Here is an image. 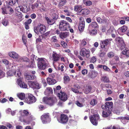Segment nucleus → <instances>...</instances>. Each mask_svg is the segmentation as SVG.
<instances>
[{
	"mask_svg": "<svg viewBox=\"0 0 129 129\" xmlns=\"http://www.w3.org/2000/svg\"><path fill=\"white\" fill-rule=\"evenodd\" d=\"M96 60L95 57L93 56L90 59V63H94L96 61Z\"/></svg>",
	"mask_w": 129,
	"mask_h": 129,
	"instance_id": "44",
	"label": "nucleus"
},
{
	"mask_svg": "<svg viewBox=\"0 0 129 129\" xmlns=\"http://www.w3.org/2000/svg\"><path fill=\"white\" fill-rule=\"evenodd\" d=\"M60 58V55L56 52H53L52 54V60L55 62H57L58 61Z\"/></svg>",
	"mask_w": 129,
	"mask_h": 129,
	"instance_id": "17",
	"label": "nucleus"
},
{
	"mask_svg": "<svg viewBox=\"0 0 129 129\" xmlns=\"http://www.w3.org/2000/svg\"><path fill=\"white\" fill-rule=\"evenodd\" d=\"M47 83L49 85H54L56 83V80L49 77L47 79Z\"/></svg>",
	"mask_w": 129,
	"mask_h": 129,
	"instance_id": "21",
	"label": "nucleus"
},
{
	"mask_svg": "<svg viewBox=\"0 0 129 129\" xmlns=\"http://www.w3.org/2000/svg\"><path fill=\"white\" fill-rule=\"evenodd\" d=\"M112 40V39H107L103 41H101L100 43L101 48L102 49H106V46L109 43V41H111Z\"/></svg>",
	"mask_w": 129,
	"mask_h": 129,
	"instance_id": "13",
	"label": "nucleus"
},
{
	"mask_svg": "<svg viewBox=\"0 0 129 129\" xmlns=\"http://www.w3.org/2000/svg\"><path fill=\"white\" fill-rule=\"evenodd\" d=\"M69 35V34L67 32L61 33L60 34L59 37L63 39L66 38Z\"/></svg>",
	"mask_w": 129,
	"mask_h": 129,
	"instance_id": "24",
	"label": "nucleus"
},
{
	"mask_svg": "<svg viewBox=\"0 0 129 129\" xmlns=\"http://www.w3.org/2000/svg\"><path fill=\"white\" fill-rule=\"evenodd\" d=\"M37 100V99L33 95L28 94V96L25 99L24 101L28 104H31L35 102Z\"/></svg>",
	"mask_w": 129,
	"mask_h": 129,
	"instance_id": "6",
	"label": "nucleus"
},
{
	"mask_svg": "<svg viewBox=\"0 0 129 129\" xmlns=\"http://www.w3.org/2000/svg\"><path fill=\"white\" fill-rule=\"evenodd\" d=\"M88 30L90 34L91 35H95L97 33V31L96 29H94L91 30V29H88Z\"/></svg>",
	"mask_w": 129,
	"mask_h": 129,
	"instance_id": "25",
	"label": "nucleus"
},
{
	"mask_svg": "<svg viewBox=\"0 0 129 129\" xmlns=\"http://www.w3.org/2000/svg\"><path fill=\"white\" fill-rule=\"evenodd\" d=\"M92 88L90 86H88L86 87L84 90V92L86 94H88L91 91Z\"/></svg>",
	"mask_w": 129,
	"mask_h": 129,
	"instance_id": "31",
	"label": "nucleus"
},
{
	"mask_svg": "<svg viewBox=\"0 0 129 129\" xmlns=\"http://www.w3.org/2000/svg\"><path fill=\"white\" fill-rule=\"evenodd\" d=\"M80 54L83 57L88 58L90 56V51L89 49H86L85 48H82L80 51Z\"/></svg>",
	"mask_w": 129,
	"mask_h": 129,
	"instance_id": "9",
	"label": "nucleus"
},
{
	"mask_svg": "<svg viewBox=\"0 0 129 129\" xmlns=\"http://www.w3.org/2000/svg\"><path fill=\"white\" fill-rule=\"evenodd\" d=\"M99 26L97 23L95 21L92 22L89 25L88 29H97L99 28Z\"/></svg>",
	"mask_w": 129,
	"mask_h": 129,
	"instance_id": "16",
	"label": "nucleus"
},
{
	"mask_svg": "<svg viewBox=\"0 0 129 129\" xmlns=\"http://www.w3.org/2000/svg\"><path fill=\"white\" fill-rule=\"evenodd\" d=\"M107 55L109 57H112L114 55V53L112 52H110Z\"/></svg>",
	"mask_w": 129,
	"mask_h": 129,
	"instance_id": "48",
	"label": "nucleus"
},
{
	"mask_svg": "<svg viewBox=\"0 0 129 129\" xmlns=\"http://www.w3.org/2000/svg\"><path fill=\"white\" fill-rule=\"evenodd\" d=\"M63 79L64 82L66 83L69 82L70 80V78L68 76H64Z\"/></svg>",
	"mask_w": 129,
	"mask_h": 129,
	"instance_id": "40",
	"label": "nucleus"
},
{
	"mask_svg": "<svg viewBox=\"0 0 129 129\" xmlns=\"http://www.w3.org/2000/svg\"><path fill=\"white\" fill-rule=\"evenodd\" d=\"M113 103L112 102H107L104 105H103L101 107L103 109L112 111L113 108Z\"/></svg>",
	"mask_w": 129,
	"mask_h": 129,
	"instance_id": "10",
	"label": "nucleus"
},
{
	"mask_svg": "<svg viewBox=\"0 0 129 129\" xmlns=\"http://www.w3.org/2000/svg\"><path fill=\"white\" fill-rule=\"evenodd\" d=\"M111 111L105 109V111H103L102 112L103 116L104 117H107L110 115Z\"/></svg>",
	"mask_w": 129,
	"mask_h": 129,
	"instance_id": "22",
	"label": "nucleus"
},
{
	"mask_svg": "<svg viewBox=\"0 0 129 129\" xmlns=\"http://www.w3.org/2000/svg\"><path fill=\"white\" fill-rule=\"evenodd\" d=\"M35 59L38 61V68L40 69L44 70L48 66L46 62V59L44 58H39L36 57Z\"/></svg>",
	"mask_w": 129,
	"mask_h": 129,
	"instance_id": "2",
	"label": "nucleus"
},
{
	"mask_svg": "<svg viewBox=\"0 0 129 129\" xmlns=\"http://www.w3.org/2000/svg\"><path fill=\"white\" fill-rule=\"evenodd\" d=\"M67 2V0H59V3L58 5V8L60 9H62L63 8V6Z\"/></svg>",
	"mask_w": 129,
	"mask_h": 129,
	"instance_id": "18",
	"label": "nucleus"
},
{
	"mask_svg": "<svg viewBox=\"0 0 129 129\" xmlns=\"http://www.w3.org/2000/svg\"><path fill=\"white\" fill-rule=\"evenodd\" d=\"M3 62L6 66L8 65L9 62L7 60L5 59L3 60Z\"/></svg>",
	"mask_w": 129,
	"mask_h": 129,
	"instance_id": "60",
	"label": "nucleus"
},
{
	"mask_svg": "<svg viewBox=\"0 0 129 129\" xmlns=\"http://www.w3.org/2000/svg\"><path fill=\"white\" fill-rule=\"evenodd\" d=\"M32 22V20L30 19H28L25 23L29 24H30Z\"/></svg>",
	"mask_w": 129,
	"mask_h": 129,
	"instance_id": "64",
	"label": "nucleus"
},
{
	"mask_svg": "<svg viewBox=\"0 0 129 129\" xmlns=\"http://www.w3.org/2000/svg\"><path fill=\"white\" fill-rule=\"evenodd\" d=\"M115 40L116 44L119 49L122 50L125 48V45L122 38L120 37H116Z\"/></svg>",
	"mask_w": 129,
	"mask_h": 129,
	"instance_id": "3",
	"label": "nucleus"
},
{
	"mask_svg": "<svg viewBox=\"0 0 129 129\" xmlns=\"http://www.w3.org/2000/svg\"><path fill=\"white\" fill-rule=\"evenodd\" d=\"M51 40L53 42H57L58 41V40L57 39V37L56 36H53L51 39Z\"/></svg>",
	"mask_w": 129,
	"mask_h": 129,
	"instance_id": "45",
	"label": "nucleus"
},
{
	"mask_svg": "<svg viewBox=\"0 0 129 129\" xmlns=\"http://www.w3.org/2000/svg\"><path fill=\"white\" fill-rule=\"evenodd\" d=\"M21 87L26 88H27V85L26 83L22 82L19 85Z\"/></svg>",
	"mask_w": 129,
	"mask_h": 129,
	"instance_id": "42",
	"label": "nucleus"
},
{
	"mask_svg": "<svg viewBox=\"0 0 129 129\" xmlns=\"http://www.w3.org/2000/svg\"><path fill=\"white\" fill-rule=\"evenodd\" d=\"M17 95L18 97L21 100L24 99L25 97V94L23 93L18 94Z\"/></svg>",
	"mask_w": 129,
	"mask_h": 129,
	"instance_id": "33",
	"label": "nucleus"
},
{
	"mask_svg": "<svg viewBox=\"0 0 129 129\" xmlns=\"http://www.w3.org/2000/svg\"><path fill=\"white\" fill-rule=\"evenodd\" d=\"M41 119L42 123L44 124H46L51 121L49 113H45L41 117Z\"/></svg>",
	"mask_w": 129,
	"mask_h": 129,
	"instance_id": "8",
	"label": "nucleus"
},
{
	"mask_svg": "<svg viewBox=\"0 0 129 129\" xmlns=\"http://www.w3.org/2000/svg\"><path fill=\"white\" fill-rule=\"evenodd\" d=\"M84 4L87 6H89L92 4V3L91 1H88L84 2Z\"/></svg>",
	"mask_w": 129,
	"mask_h": 129,
	"instance_id": "51",
	"label": "nucleus"
},
{
	"mask_svg": "<svg viewBox=\"0 0 129 129\" xmlns=\"http://www.w3.org/2000/svg\"><path fill=\"white\" fill-rule=\"evenodd\" d=\"M35 62L34 59H31V61L28 62L29 64L26 66V67L28 68H33L34 67L33 64Z\"/></svg>",
	"mask_w": 129,
	"mask_h": 129,
	"instance_id": "30",
	"label": "nucleus"
},
{
	"mask_svg": "<svg viewBox=\"0 0 129 129\" xmlns=\"http://www.w3.org/2000/svg\"><path fill=\"white\" fill-rule=\"evenodd\" d=\"M39 108L41 111H42L44 108V106L42 105H39L38 106Z\"/></svg>",
	"mask_w": 129,
	"mask_h": 129,
	"instance_id": "62",
	"label": "nucleus"
},
{
	"mask_svg": "<svg viewBox=\"0 0 129 129\" xmlns=\"http://www.w3.org/2000/svg\"><path fill=\"white\" fill-rule=\"evenodd\" d=\"M89 13V11L88 10L86 9H82L80 11V13H81L82 15H87Z\"/></svg>",
	"mask_w": 129,
	"mask_h": 129,
	"instance_id": "26",
	"label": "nucleus"
},
{
	"mask_svg": "<svg viewBox=\"0 0 129 129\" xmlns=\"http://www.w3.org/2000/svg\"><path fill=\"white\" fill-rule=\"evenodd\" d=\"M45 18L47 20L48 23L50 25H52L55 22L54 20L53 19H50L48 17H46Z\"/></svg>",
	"mask_w": 129,
	"mask_h": 129,
	"instance_id": "28",
	"label": "nucleus"
},
{
	"mask_svg": "<svg viewBox=\"0 0 129 129\" xmlns=\"http://www.w3.org/2000/svg\"><path fill=\"white\" fill-rule=\"evenodd\" d=\"M39 25L38 26H36L34 27V30L35 32L37 35L39 34Z\"/></svg>",
	"mask_w": 129,
	"mask_h": 129,
	"instance_id": "38",
	"label": "nucleus"
},
{
	"mask_svg": "<svg viewBox=\"0 0 129 129\" xmlns=\"http://www.w3.org/2000/svg\"><path fill=\"white\" fill-rule=\"evenodd\" d=\"M80 22L78 28L80 31H82L84 30L85 26L84 19L82 17H80L79 18Z\"/></svg>",
	"mask_w": 129,
	"mask_h": 129,
	"instance_id": "11",
	"label": "nucleus"
},
{
	"mask_svg": "<svg viewBox=\"0 0 129 129\" xmlns=\"http://www.w3.org/2000/svg\"><path fill=\"white\" fill-rule=\"evenodd\" d=\"M122 53L125 55L127 57H129V50L124 49L122 52Z\"/></svg>",
	"mask_w": 129,
	"mask_h": 129,
	"instance_id": "27",
	"label": "nucleus"
},
{
	"mask_svg": "<svg viewBox=\"0 0 129 129\" xmlns=\"http://www.w3.org/2000/svg\"><path fill=\"white\" fill-rule=\"evenodd\" d=\"M57 101L56 97L54 95L51 96L50 97L45 96L42 99V101L44 104L50 106L53 105Z\"/></svg>",
	"mask_w": 129,
	"mask_h": 129,
	"instance_id": "1",
	"label": "nucleus"
},
{
	"mask_svg": "<svg viewBox=\"0 0 129 129\" xmlns=\"http://www.w3.org/2000/svg\"><path fill=\"white\" fill-rule=\"evenodd\" d=\"M75 104L77 106L80 107H81L83 106V104L80 103L79 101H77L75 102Z\"/></svg>",
	"mask_w": 129,
	"mask_h": 129,
	"instance_id": "46",
	"label": "nucleus"
},
{
	"mask_svg": "<svg viewBox=\"0 0 129 129\" xmlns=\"http://www.w3.org/2000/svg\"><path fill=\"white\" fill-rule=\"evenodd\" d=\"M57 119L59 122L63 124H67L68 120V116L64 114H61L59 117H57Z\"/></svg>",
	"mask_w": 129,
	"mask_h": 129,
	"instance_id": "5",
	"label": "nucleus"
},
{
	"mask_svg": "<svg viewBox=\"0 0 129 129\" xmlns=\"http://www.w3.org/2000/svg\"><path fill=\"white\" fill-rule=\"evenodd\" d=\"M28 84L29 86L33 90L39 89L41 88L42 85L37 81H30Z\"/></svg>",
	"mask_w": 129,
	"mask_h": 129,
	"instance_id": "7",
	"label": "nucleus"
},
{
	"mask_svg": "<svg viewBox=\"0 0 129 129\" xmlns=\"http://www.w3.org/2000/svg\"><path fill=\"white\" fill-rule=\"evenodd\" d=\"M21 60L20 61L26 62H28L29 61V59L27 57H24L23 58H20Z\"/></svg>",
	"mask_w": 129,
	"mask_h": 129,
	"instance_id": "41",
	"label": "nucleus"
},
{
	"mask_svg": "<svg viewBox=\"0 0 129 129\" xmlns=\"http://www.w3.org/2000/svg\"><path fill=\"white\" fill-rule=\"evenodd\" d=\"M16 70L15 69H11L7 72V74L8 76H11L15 75Z\"/></svg>",
	"mask_w": 129,
	"mask_h": 129,
	"instance_id": "23",
	"label": "nucleus"
},
{
	"mask_svg": "<svg viewBox=\"0 0 129 129\" xmlns=\"http://www.w3.org/2000/svg\"><path fill=\"white\" fill-rule=\"evenodd\" d=\"M23 113L24 114L25 116H28L29 114V113L27 110H23Z\"/></svg>",
	"mask_w": 129,
	"mask_h": 129,
	"instance_id": "49",
	"label": "nucleus"
},
{
	"mask_svg": "<svg viewBox=\"0 0 129 129\" xmlns=\"http://www.w3.org/2000/svg\"><path fill=\"white\" fill-rule=\"evenodd\" d=\"M20 9L24 13H26L27 12V7L24 6V7H21L20 8Z\"/></svg>",
	"mask_w": 129,
	"mask_h": 129,
	"instance_id": "37",
	"label": "nucleus"
},
{
	"mask_svg": "<svg viewBox=\"0 0 129 129\" xmlns=\"http://www.w3.org/2000/svg\"><path fill=\"white\" fill-rule=\"evenodd\" d=\"M58 17V16L55 13L53 14L52 15V18L54 20H56Z\"/></svg>",
	"mask_w": 129,
	"mask_h": 129,
	"instance_id": "58",
	"label": "nucleus"
},
{
	"mask_svg": "<svg viewBox=\"0 0 129 129\" xmlns=\"http://www.w3.org/2000/svg\"><path fill=\"white\" fill-rule=\"evenodd\" d=\"M39 31L41 34H43L46 31V27L44 25L40 24L39 25Z\"/></svg>",
	"mask_w": 129,
	"mask_h": 129,
	"instance_id": "19",
	"label": "nucleus"
},
{
	"mask_svg": "<svg viewBox=\"0 0 129 129\" xmlns=\"http://www.w3.org/2000/svg\"><path fill=\"white\" fill-rule=\"evenodd\" d=\"M100 86L102 88H111V85L110 84H101L100 85Z\"/></svg>",
	"mask_w": 129,
	"mask_h": 129,
	"instance_id": "29",
	"label": "nucleus"
},
{
	"mask_svg": "<svg viewBox=\"0 0 129 129\" xmlns=\"http://www.w3.org/2000/svg\"><path fill=\"white\" fill-rule=\"evenodd\" d=\"M7 10H9L10 12H14V10L12 8L8 6L7 7Z\"/></svg>",
	"mask_w": 129,
	"mask_h": 129,
	"instance_id": "59",
	"label": "nucleus"
},
{
	"mask_svg": "<svg viewBox=\"0 0 129 129\" xmlns=\"http://www.w3.org/2000/svg\"><path fill=\"white\" fill-rule=\"evenodd\" d=\"M71 90L74 92L75 93H77L79 92V91L78 89L76 88H74L73 87H71Z\"/></svg>",
	"mask_w": 129,
	"mask_h": 129,
	"instance_id": "50",
	"label": "nucleus"
},
{
	"mask_svg": "<svg viewBox=\"0 0 129 129\" xmlns=\"http://www.w3.org/2000/svg\"><path fill=\"white\" fill-rule=\"evenodd\" d=\"M87 42L85 39H84L82 40L81 42V45L84 46L85 45L87 44Z\"/></svg>",
	"mask_w": 129,
	"mask_h": 129,
	"instance_id": "53",
	"label": "nucleus"
},
{
	"mask_svg": "<svg viewBox=\"0 0 129 129\" xmlns=\"http://www.w3.org/2000/svg\"><path fill=\"white\" fill-rule=\"evenodd\" d=\"M127 29V27L124 25L118 29V32L119 34H123L126 31Z\"/></svg>",
	"mask_w": 129,
	"mask_h": 129,
	"instance_id": "15",
	"label": "nucleus"
},
{
	"mask_svg": "<svg viewBox=\"0 0 129 129\" xmlns=\"http://www.w3.org/2000/svg\"><path fill=\"white\" fill-rule=\"evenodd\" d=\"M103 20L101 18L99 17L96 19L97 21L99 23H102L103 22Z\"/></svg>",
	"mask_w": 129,
	"mask_h": 129,
	"instance_id": "56",
	"label": "nucleus"
},
{
	"mask_svg": "<svg viewBox=\"0 0 129 129\" xmlns=\"http://www.w3.org/2000/svg\"><path fill=\"white\" fill-rule=\"evenodd\" d=\"M103 68V69L106 71L109 72L110 71V69L106 66H104Z\"/></svg>",
	"mask_w": 129,
	"mask_h": 129,
	"instance_id": "55",
	"label": "nucleus"
},
{
	"mask_svg": "<svg viewBox=\"0 0 129 129\" xmlns=\"http://www.w3.org/2000/svg\"><path fill=\"white\" fill-rule=\"evenodd\" d=\"M87 72V70L86 69H85L83 70L82 71V74L83 75H85L86 74Z\"/></svg>",
	"mask_w": 129,
	"mask_h": 129,
	"instance_id": "63",
	"label": "nucleus"
},
{
	"mask_svg": "<svg viewBox=\"0 0 129 129\" xmlns=\"http://www.w3.org/2000/svg\"><path fill=\"white\" fill-rule=\"evenodd\" d=\"M99 118V115L94 114L90 118V120L92 124L96 125L98 124V120Z\"/></svg>",
	"mask_w": 129,
	"mask_h": 129,
	"instance_id": "12",
	"label": "nucleus"
},
{
	"mask_svg": "<svg viewBox=\"0 0 129 129\" xmlns=\"http://www.w3.org/2000/svg\"><path fill=\"white\" fill-rule=\"evenodd\" d=\"M63 11L66 13V14L67 16H69L71 15V13L69 12L68 10H63Z\"/></svg>",
	"mask_w": 129,
	"mask_h": 129,
	"instance_id": "54",
	"label": "nucleus"
},
{
	"mask_svg": "<svg viewBox=\"0 0 129 129\" xmlns=\"http://www.w3.org/2000/svg\"><path fill=\"white\" fill-rule=\"evenodd\" d=\"M101 80L104 82H109L110 81L109 78L106 76L103 77Z\"/></svg>",
	"mask_w": 129,
	"mask_h": 129,
	"instance_id": "35",
	"label": "nucleus"
},
{
	"mask_svg": "<svg viewBox=\"0 0 129 129\" xmlns=\"http://www.w3.org/2000/svg\"><path fill=\"white\" fill-rule=\"evenodd\" d=\"M8 21L5 19H3L2 22V23L5 26H6L8 24Z\"/></svg>",
	"mask_w": 129,
	"mask_h": 129,
	"instance_id": "52",
	"label": "nucleus"
},
{
	"mask_svg": "<svg viewBox=\"0 0 129 129\" xmlns=\"http://www.w3.org/2000/svg\"><path fill=\"white\" fill-rule=\"evenodd\" d=\"M9 56L11 57L14 59H16L18 58V54L14 52H11L8 53Z\"/></svg>",
	"mask_w": 129,
	"mask_h": 129,
	"instance_id": "20",
	"label": "nucleus"
},
{
	"mask_svg": "<svg viewBox=\"0 0 129 129\" xmlns=\"http://www.w3.org/2000/svg\"><path fill=\"white\" fill-rule=\"evenodd\" d=\"M102 22V23L106 25L109 24L110 22L109 20L107 19H103Z\"/></svg>",
	"mask_w": 129,
	"mask_h": 129,
	"instance_id": "43",
	"label": "nucleus"
},
{
	"mask_svg": "<svg viewBox=\"0 0 129 129\" xmlns=\"http://www.w3.org/2000/svg\"><path fill=\"white\" fill-rule=\"evenodd\" d=\"M46 91L48 94H52L53 93V90L51 87H48L47 88Z\"/></svg>",
	"mask_w": 129,
	"mask_h": 129,
	"instance_id": "36",
	"label": "nucleus"
},
{
	"mask_svg": "<svg viewBox=\"0 0 129 129\" xmlns=\"http://www.w3.org/2000/svg\"><path fill=\"white\" fill-rule=\"evenodd\" d=\"M2 13L3 14H7V7L6 8H2Z\"/></svg>",
	"mask_w": 129,
	"mask_h": 129,
	"instance_id": "47",
	"label": "nucleus"
},
{
	"mask_svg": "<svg viewBox=\"0 0 129 129\" xmlns=\"http://www.w3.org/2000/svg\"><path fill=\"white\" fill-rule=\"evenodd\" d=\"M35 76H31L29 75H27L26 76V79L28 80H32L34 79Z\"/></svg>",
	"mask_w": 129,
	"mask_h": 129,
	"instance_id": "34",
	"label": "nucleus"
},
{
	"mask_svg": "<svg viewBox=\"0 0 129 129\" xmlns=\"http://www.w3.org/2000/svg\"><path fill=\"white\" fill-rule=\"evenodd\" d=\"M58 94L61 100L65 101L67 99V95L65 92H62L61 91H60L59 93H58Z\"/></svg>",
	"mask_w": 129,
	"mask_h": 129,
	"instance_id": "14",
	"label": "nucleus"
},
{
	"mask_svg": "<svg viewBox=\"0 0 129 129\" xmlns=\"http://www.w3.org/2000/svg\"><path fill=\"white\" fill-rule=\"evenodd\" d=\"M105 54V52H102L100 53L99 56L101 57H103Z\"/></svg>",
	"mask_w": 129,
	"mask_h": 129,
	"instance_id": "57",
	"label": "nucleus"
},
{
	"mask_svg": "<svg viewBox=\"0 0 129 129\" xmlns=\"http://www.w3.org/2000/svg\"><path fill=\"white\" fill-rule=\"evenodd\" d=\"M60 44L64 48H66L68 47V45L67 43L63 41H61Z\"/></svg>",
	"mask_w": 129,
	"mask_h": 129,
	"instance_id": "39",
	"label": "nucleus"
},
{
	"mask_svg": "<svg viewBox=\"0 0 129 129\" xmlns=\"http://www.w3.org/2000/svg\"><path fill=\"white\" fill-rule=\"evenodd\" d=\"M4 76V73L3 71L0 70V78L3 77Z\"/></svg>",
	"mask_w": 129,
	"mask_h": 129,
	"instance_id": "61",
	"label": "nucleus"
},
{
	"mask_svg": "<svg viewBox=\"0 0 129 129\" xmlns=\"http://www.w3.org/2000/svg\"><path fill=\"white\" fill-rule=\"evenodd\" d=\"M70 27L69 24L64 20L60 21L59 24V29L62 31H68Z\"/></svg>",
	"mask_w": 129,
	"mask_h": 129,
	"instance_id": "4",
	"label": "nucleus"
},
{
	"mask_svg": "<svg viewBox=\"0 0 129 129\" xmlns=\"http://www.w3.org/2000/svg\"><path fill=\"white\" fill-rule=\"evenodd\" d=\"M97 101L95 99H93L90 102L91 105L93 106L97 104Z\"/></svg>",
	"mask_w": 129,
	"mask_h": 129,
	"instance_id": "32",
	"label": "nucleus"
}]
</instances>
